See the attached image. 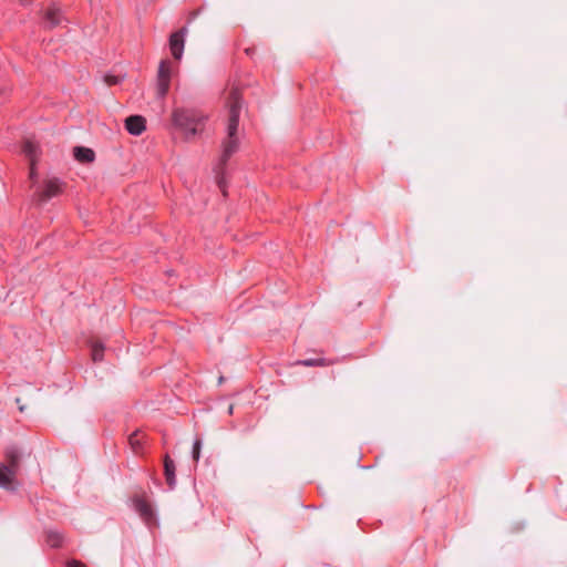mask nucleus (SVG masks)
<instances>
[{
    "mask_svg": "<svg viewBox=\"0 0 567 567\" xmlns=\"http://www.w3.org/2000/svg\"><path fill=\"white\" fill-rule=\"evenodd\" d=\"M243 107V92L238 86H231L225 94L226 136L221 141V155L216 166V178L219 188L225 194V169L229 158L239 148V117Z\"/></svg>",
    "mask_w": 567,
    "mask_h": 567,
    "instance_id": "1",
    "label": "nucleus"
},
{
    "mask_svg": "<svg viewBox=\"0 0 567 567\" xmlns=\"http://www.w3.org/2000/svg\"><path fill=\"white\" fill-rule=\"evenodd\" d=\"M207 117L195 109H175L172 113L173 124L181 130L186 138H190L204 130Z\"/></svg>",
    "mask_w": 567,
    "mask_h": 567,
    "instance_id": "2",
    "label": "nucleus"
},
{
    "mask_svg": "<svg viewBox=\"0 0 567 567\" xmlns=\"http://www.w3.org/2000/svg\"><path fill=\"white\" fill-rule=\"evenodd\" d=\"M4 462L0 463V487L14 489L16 478L20 470V452L10 446L3 453Z\"/></svg>",
    "mask_w": 567,
    "mask_h": 567,
    "instance_id": "3",
    "label": "nucleus"
},
{
    "mask_svg": "<svg viewBox=\"0 0 567 567\" xmlns=\"http://www.w3.org/2000/svg\"><path fill=\"white\" fill-rule=\"evenodd\" d=\"M65 183L58 177H49L43 179L38 185H34L32 200L38 204H43L53 197L63 193Z\"/></svg>",
    "mask_w": 567,
    "mask_h": 567,
    "instance_id": "4",
    "label": "nucleus"
},
{
    "mask_svg": "<svg viewBox=\"0 0 567 567\" xmlns=\"http://www.w3.org/2000/svg\"><path fill=\"white\" fill-rule=\"evenodd\" d=\"M178 71L177 63L171 60H162L158 65L156 76V91L159 97H165L171 87V80Z\"/></svg>",
    "mask_w": 567,
    "mask_h": 567,
    "instance_id": "5",
    "label": "nucleus"
},
{
    "mask_svg": "<svg viewBox=\"0 0 567 567\" xmlns=\"http://www.w3.org/2000/svg\"><path fill=\"white\" fill-rule=\"evenodd\" d=\"M133 503L135 511L147 525L155 524L153 506L144 495L135 496Z\"/></svg>",
    "mask_w": 567,
    "mask_h": 567,
    "instance_id": "6",
    "label": "nucleus"
},
{
    "mask_svg": "<svg viewBox=\"0 0 567 567\" xmlns=\"http://www.w3.org/2000/svg\"><path fill=\"white\" fill-rule=\"evenodd\" d=\"M186 34L187 29L182 28L169 37V51L176 61H179L183 56Z\"/></svg>",
    "mask_w": 567,
    "mask_h": 567,
    "instance_id": "7",
    "label": "nucleus"
},
{
    "mask_svg": "<svg viewBox=\"0 0 567 567\" xmlns=\"http://www.w3.org/2000/svg\"><path fill=\"white\" fill-rule=\"evenodd\" d=\"M63 13L59 4L51 3L43 9V21L48 28H55L63 21Z\"/></svg>",
    "mask_w": 567,
    "mask_h": 567,
    "instance_id": "8",
    "label": "nucleus"
},
{
    "mask_svg": "<svg viewBox=\"0 0 567 567\" xmlns=\"http://www.w3.org/2000/svg\"><path fill=\"white\" fill-rule=\"evenodd\" d=\"M125 128L130 134L138 136L146 130V120L142 115H131L125 120Z\"/></svg>",
    "mask_w": 567,
    "mask_h": 567,
    "instance_id": "9",
    "label": "nucleus"
},
{
    "mask_svg": "<svg viewBox=\"0 0 567 567\" xmlns=\"http://www.w3.org/2000/svg\"><path fill=\"white\" fill-rule=\"evenodd\" d=\"M128 444L135 455H142L146 444V434L143 431L136 430L130 435Z\"/></svg>",
    "mask_w": 567,
    "mask_h": 567,
    "instance_id": "10",
    "label": "nucleus"
},
{
    "mask_svg": "<svg viewBox=\"0 0 567 567\" xmlns=\"http://www.w3.org/2000/svg\"><path fill=\"white\" fill-rule=\"evenodd\" d=\"M22 153L28 157L30 163H33L39 162L42 152L39 143L27 138L22 143Z\"/></svg>",
    "mask_w": 567,
    "mask_h": 567,
    "instance_id": "11",
    "label": "nucleus"
},
{
    "mask_svg": "<svg viewBox=\"0 0 567 567\" xmlns=\"http://www.w3.org/2000/svg\"><path fill=\"white\" fill-rule=\"evenodd\" d=\"M73 156L75 161L82 164H90L93 163L95 159L94 151L92 148L83 146H75L73 148Z\"/></svg>",
    "mask_w": 567,
    "mask_h": 567,
    "instance_id": "12",
    "label": "nucleus"
},
{
    "mask_svg": "<svg viewBox=\"0 0 567 567\" xmlns=\"http://www.w3.org/2000/svg\"><path fill=\"white\" fill-rule=\"evenodd\" d=\"M175 470L176 467L174 461L169 457L168 454H166L164 456V475L166 483L171 488H174L176 484Z\"/></svg>",
    "mask_w": 567,
    "mask_h": 567,
    "instance_id": "13",
    "label": "nucleus"
},
{
    "mask_svg": "<svg viewBox=\"0 0 567 567\" xmlns=\"http://www.w3.org/2000/svg\"><path fill=\"white\" fill-rule=\"evenodd\" d=\"M90 348H91L92 360L94 362L102 361L104 358V350H105L104 344L97 339H92L90 341Z\"/></svg>",
    "mask_w": 567,
    "mask_h": 567,
    "instance_id": "14",
    "label": "nucleus"
},
{
    "mask_svg": "<svg viewBox=\"0 0 567 567\" xmlns=\"http://www.w3.org/2000/svg\"><path fill=\"white\" fill-rule=\"evenodd\" d=\"M333 363H334L333 360H328L324 358L306 359V360H300L297 362V364L303 365V367H328Z\"/></svg>",
    "mask_w": 567,
    "mask_h": 567,
    "instance_id": "15",
    "label": "nucleus"
},
{
    "mask_svg": "<svg viewBox=\"0 0 567 567\" xmlns=\"http://www.w3.org/2000/svg\"><path fill=\"white\" fill-rule=\"evenodd\" d=\"M47 540L51 547H59L62 544V536L58 533H49Z\"/></svg>",
    "mask_w": 567,
    "mask_h": 567,
    "instance_id": "16",
    "label": "nucleus"
},
{
    "mask_svg": "<svg viewBox=\"0 0 567 567\" xmlns=\"http://www.w3.org/2000/svg\"><path fill=\"white\" fill-rule=\"evenodd\" d=\"M200 449H202V440L196 439L193 445V458L195 462H198L200 457Z\"/></svg>",
    "mask_w": 567,
    "mask_h": 567,
    "instance_id": "17",
    "label": "nucleus"
},
{
    "mask_svg": "<svg viewBox=\"0 0 567 567\" xmlns=\"http://www.w3.org/2000/svg\"><path fill=\"white\" fill-rule=\"evenodd\" d=\"M104 81L109 86H112L121 83L122 78L120 75L107 74L104 76Z\"/></svg>",
    "mask_w": 567,
    "mask_h": 567,
    "instance_id": "18",
    "label": "nucleus"
},
{
    "mask_svg": "<svg viewBox=\"0 0 567 567\" xmlns=\"http://www.w3.org/2000/svg\"><path fill=\"white\" fill-rule=\"evenodd\" d=\"M37 163L38 162L30 163V167H29V178L33 183V185H32L33 188H34V185H38L35 183V178H37V175H38Z\"/></svg>",
    "mask_w": 567,
    "mask_h": 567,
    "instance_id": "19",
    "label": "nucleus"
},
{
    "mask_svg": "<svg viewBox=\"0 0 567 567\" xmlns=\"http://www.w3.org/2000/svg\"><path fill=\"white\" fill-rule=\"evenodd\" d=\"M69 567H86V566L79 560H72L69 563Z\"/></svg>",
    "mask_w": 567,
    "mask_h": 567,
    "instance_id": "20",
    "label": "nucleus"
}]
</instances>
